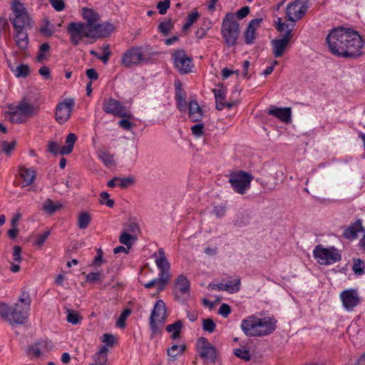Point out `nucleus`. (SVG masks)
<instances>
[{
	"mask_svg": "<svg viewBox=\"0 0 365 365\" xmlns=\"http://www.w3.org/2000/svg\"><path fill=\"white\" fill-rule=\"evenodd\" d=\"M13 261L20 263L22 261L21 249L19 246H15L13 252Z\"/></svg>",
	"mask_w": 365,
	"mask_h": 365,
	"instance_id": "nucleus-57",
	"label": "nucleus"
},
{
	"mask_svg": "<svg viewBox=\"0 0 365 365\" xmlns=\"http://www.w3.org/2000/svg\"><path fill=\"white\" fill-rule=\"evenodd\" d=\"M173 294L180 302H185L190 296V283L183 274L179 275L174 282Z\"/></svg>",
	"mask_w": 365,
	"mask_h": 365,
	"instance_id": "nucleus-12",
	"label": "nucleus"
},
{
	"mask_svg": "<svg viewBox=\"0 0 365 365\" xmlns=\"http://www.w3.org/2000/svg\"><path fill=\"white\" fill-rule=\"evenodd\" d=\"M130 309H125L123 313L119 317L118 321H117V326L120 328H124L125 327V322L128 317L130 314Z\"/></svg>",
	"mask_w": 365,
	"mask_h": 365,
	"instance_id": "nucleus-50",
	"label": "nucleus"
},
{
	"mask_svg": "<svg viewBox=\"0 0 365 365\" xmlns=\"http://www.w3.org/2000/svg\"><path fill=\"white\" fill-rule=\"evenodd\" d=\"M50 46L48 43H43L39 48V52L37 56L38 61H41L45 58V53L49 50Z\"/></svg>",
	"mask_w": 365,
	"mask_h": 365,
	"instance_id": "nucleus-55",
	"label": "nucleus"
},
{
	"mask_svg": "<svg viewBox=\"0 0 365 365\" xmlns=\"http://www.w3.org/2000/svg\"><path fill=\"white\" fill-rule=\"evenodd\" d=\"M197 350L200 356L205 361L215 362L216 349L205 337H200L196 343Z\"/></svg>",
	"mask_w": 365,
	"mask_h": 365,
	"instance_id": "nucleus-14",
	"label": "nucleus"
},
{
	"mask_svg": "<svg viewBox=\"0 0 365 365\" xmlns=\"http://www.w3.org/2000/svg\"><path fill=\"white\" fill-rule=\"evenodd\" d=\"M91 216L87 212H82L78 218V226L80 229H86L91 222Z\"/></svg>",
	"mask_w": 365,
	"mask_h": 365,
	"instance_id": "nucleus-38",
	"label": "nucleus"
},
{
	"mask_svg": "<svg viewBox=\"0 0 365 365\" xmlns=\"http://www.w3.org/2000/svg\"><path fill=\"white\" fill-rule=\"evenodd\" d=\"M62 207L60 203H54L51 199H47L43 204V210L48 214H53Z\"/></svg>",
	"mask_w": 365,
	"mask_h": 365,
	"instance_id": "nucleus-35",
	"label": "nucleus"
},
{
	"mask_svg": "<svg viewBox=\"0 0 365 365\" xmlns=\"http://www.w3.org/2000/svg\"><path fill=\"white\" fill-rule=\"evenodd\" d=\"M29 67L24 64L18 66L14 71L16 77H26L29 75Z\"/></svg>",
	"mask_w": 365,
	"mask_h": 365,
	"instance_id": "nucleus-41",
	"label": "nucleus"
},
{
	"mask_svg": "<svg viewBox=\"0 0 365 365\" xmlns=\"http://www.w3.org/2000/svg\"><path fill=\"white\" fill-rule=\"evenodd\" d=\"M267 114L288 123L291 120L292 110L290 108H277L274 106H270L267 109Z\"/></svg>",
	"mask_w": 365,
	"mask_h": 365,
	"instance_id": "nucleus-22",
	"label": "nucleus"
},
{
	"mask_svg": "<svg viewBox=\"0 0 365 365\" xmlns=\"http://www.w3.org/2000/svg\"><path fill=\"white\" fill-rule=\"evenodd\" d=\"M252 177L245 171H237L231 173L229 177V182L233 190L241 195H243L250 187Z\"/></svg>",
	"mask_w": 365,
	"mask_h": 365,
	"instance_id": "nucleus-10",
	"label": "nucleus"
},
{
	"mask_svg": "<svg viewBox=\"0 0 365 365\" xmlns=\"http://www.w3.org/2000/svg\"><path fill=\"white\" fill-rule=\"evenodd\" d=\"M82 16L86 21V23L83 24L88 26H91V24L100 21L99 14L91 9L83 8Z\"/></svg>",
	"mask_w": 365,
	"mask_h": 365,
	"instance_id": "nucleus-27",
	"label": "nucleus"
},
{
	"mask_svg": "<svg viewBox=\"0 0 365 365\" xmlns=\"http://www.w3.org/2000/svg\"><path fill=\"white\" fill-rule=\"evenodd\" d=\"M16 34L14 36L17 46L21 49H25L28 45V36L26 29L14 28Z\"/></svg>",
	"mask_w": 365,
	"mask_h": 365,
	"instance_id": "nucleus-28",
	"label": "nucleus"
},
{
	"mask_svg": "<svg viewBox=\"0 0 365 365\" xmlns=\"http://www.w3.org/2000/svg\"><path fill=\"white\" fill-rule=\"evenodd\" d=\"M241 329L248 336H263L276 329V321L270 317L259 318L252 315L241 322Z\"/></svg>",
	"mask_w": 365,
	"mask_h": 365,
	"instance_id": "nucleus-2",
	"label": "nucleus"
},
{
	"mask_svg": "<svg viewBox=\"0 0 365 365\" xmlns=\"http://www.w3.org/2000/svg\"><path fill=\"white\" fill-rule=\"evenodd\" d=\"M148 61L149 57L147 56L145 48L133 46L122 54L120 65L126 68H130L147 63Z\"/></svg>",
	"mask_w": 365,
	"mask_h": 365,
	"instance_id": "nucleus-6",
	"label": "nucleus"
},
{
	"mask_svg": "<svg viewBox=\"0 0 365 365\" xmlns=\"http://www.w3.org/2000/svg\"><path fill=\"white\" fill-rule=\"evenodd\" d=\"M66 319L69 323L77 324L80 322L79 314L75 311L68 310Z\"/></svg>",
	"mask_w": 365,
	"mask_h": 365,
	"instance_id": "nucleus-46",
	"label": "nucleus"
},
{
	"mask_svg": "<svg viewBox=\"0 0 365 365\" xmlns=\"http://www.w3.org/2000/svg\"><path fill=\"white\" fill-rule=\"evenodd\" d=\"M114 30V26L108 22L100 23L99 21L89 26L90 36L92 39L108 36Z\"/></svg>",
	"mask_w": 365,
	"mask_h": 365,
	"instance_id": "nucleus-17",
	"label": "nucleus"
},
{
	"mask_svg": "<svg viewBox=\"0 0 365 365\" xmlns=\"http://www.w3.org/2000/svg\"><path fill=\"white\" fill-rule=\"evenodd\" d=\"M340 298L343 306L347 311H351L360 302V297L356 289H346L341 292Z\"/></svg>",
	"mask_w": 365,
	"mask_h": 365,
	"instance_id": "nucleus-20",
	"label": "nucleus"
},
{
	"mask_svg": "<svg viewBox=\"0 0 365 365\" xmlns=\"http://www.w3.org/2000/svg\"><path fill=\"white\" fill-rule=\"evenodd\" d=\"M292 30L293 26H292L291 27H289V31L283 36L282 38L273 39L271 41L272 53L274 57L279 58L284 53L292 37Z\"/></svg>",
	"mask_w": 365,
	"mask_h": 365,
	"instance_id": "nucleus-16",
	"label": "nucleus"
},
{
	"mask_svg": "<svg viewBox=\"0 0 365 365\" xmlns=\"http://www.w3.org/2000/svg\"><path fill=\"white\" fill-rule=\"evenodd\" d=\"M240 279L236 278L232 281H230L227 283H220V284H210L207 287L208 289L218 291H227L229 293L233 294L237 292L240 289Z\"/></svg>",
	"mask_w": 365,
	"mask_h": 365,
	"instance_id": "nucleus-21",
	"label": "nucleus"
},
{
	"mask_svg": "<svg viewBox=\"0 0 365 365\" xmlns=\"http://www.w3.org/2000/svg\"><path fill=\"white\" fill-rule=\"evenodd\" d=\"M353 271L356 274L361 275L364 273V262L358 259L354 261V264L352 267Z\"/></svg>",
	"mask_w": 365,
	"mask_h": 365,
	"instance_id": "nucleus-48",
	"label": "nucleus"
},
{
	"mask_svg": "<svg viewBox=\"0 0 365 365\" xmlns=\"http://www.w3.org/2000/svg\"><path fill=\"white\" fill-rule=\"evenodd\" d=\"M347 332L356 345L360 344L362 341H365V330L359 329L356 324H351L347 328Z\"/></svg>",
	"mask_w": 365,
	"mask_h": 365,
	"instance_id": "nucleus-24",
	"label": "nucleus"
},
{
	"mask_svg": "<svg viewBox=\"0 0 365 365\" xmlns=\"http://www.w3.org/2000/svg\"><path fill=\"white\" fill-rule=\"evenodd\" d=\"M186 346L182 344L180 346L174 344L167 350V354L169 357V361H175L178 356L182 354L185 351Z\"/></svg>",
	"mask_w": 365,
	"mask_h": 365,
	"instance_id": "nucleus-30",
	"label": "nucleus"
},
{
	"mask_svg": "<svg viewBox=\"0 0 365 365\" xmlns=\"http://www.w3.org/2000/svg\"><path fill=\"white\" fill-rule=\"evenodd\" d=\"M191 131L197 138L201 137L204 134V125L202 123H197L191 127Z\"/></svg>",
	"mask_w": 365,
	"mask_h": 365,
	"instance_id": "nucleus-51",
	"label": "nucleus"
},
{
	"mask_svg": "<svg viewBox=\"0 0 365 365\" xmlns=\"http://www.w3.org/2000/svg\"><path fill=\"white\" fill-rule=\"evenodd\" d=\"M155 264L160 270L170 269V263L163 248L158 250V257L155 259Z\"/></svg>",
	"mask_w": 365,
	"mask_h": 365,
	"instance_id": "nucleus-32",
	"label": "nucleus"
},
{
	"mask_svg": "<svg viewBox=\"0 0 365 365\" xmlns=\"http://www.w3.org/2000/svg\"><path fill=\"white\" fill-rule=\"evenodd\" d=\"M134 183V178H117L118 186L122 189L127 188Z\"/></svg>",
	"mask_w": 365,
	"mask_h": 365,
	"instance_id": "nucleus-42",
	"label": "nucleus"
},
{
	"mask_svg": "<svg viewBox=\"0 0 365 365\" xmlns=\"http://www.w3.org/2000/svg\"><path fill=\"white\" fill-rule=\"evenodd\" d=\"M231 312L230 307L227 304H222L218 310V314L223 317H227Z\"/></svg>",
	"mask_w": 365,
	"mask_h": 365,
	"instance_id": "nucleus-61",
	"label": "nucleus"
},
{
	"mask_svg": "<svg viewBox=\"0 0 365 365\" xmlns=\"http://www.w3.org/2000/svg\"><path fill=\"white\" fill-rule=\"evenodd\" d=\"M160 284H161V282H160L159 278H155V279H152L151 281H150L149 282L145 283L144 284V287L146 289H150L153 287H155L157 289V291L158 292H160L159 289H160Z\"/></svg>",
	"mask_w": 365,
	"mask_h": 365,
	"instance_id": "nucleus-60",
	"label": "nucleus"
},
{
	"mask_svg": "<svg viewBox=\"0 0 365 365\" xmlns=\"http://www.w3.org/2000/svg\"><path fill=\"white\" fill-rule=\"evenodd\" d=\"M53 8L57 11H61L65 8V3L63 0H49Z\"/></svg>",
	"mask_w": 365,
	"mask_h": 365,
	"instance_id": "nucleus-56",
	"label": "nucleus"
},
{
	"mask_svg": "<svg viewBox=\"0 0 365 365\" xmlns=\"http://www.w3.org/2000/svg\"><path fill=\"white\" fill-rule=\"evenodd\" d=\"M31 299L28 293L23 292L14 308L6 312L5 320L11 324H23L28 317L30 310Z\"/></svg>",
	"mask_w": 365,
	"mask_h": 365,
	"instance_id": "nucleus-4",
	"label": "nucleus"
},
{
	"mask_svg": "<svg viewBox=\"0 0 365 365\" xmlns=\"http://www.w3.org/2000/svg\"><path fill=\"white\" fill-rule=\"evenodd\" d=\"M262 19H255L252 20L246 29L244 36L247 44H252L255 39V31L259 28Z\"/></svg>",
	"mask_w": 365,
	"mask_h": 365,
	"instance_id": "nucleus-23",
	"label": "nucleus"
},
{
	"mask_svg": "<svg viewBox=\"0 0 365 365\" xmlns=\"http://www.w3.org/2000/svg\"><path fill=\"white\" fill-rule=\"evenodd\" d=\"M103 52H104V54L103 56H97V58L102 61L104 63H107L109 60V57L110 56V51H109L108 45H106V46H104Z\"/></svg>",
	"mask_w": 365,
	"mask_h": 365,
	"instance_id": "nucleus-62",
	"label": "nucleus"
},
{
	"mask_svg": "<svg viewBox=\"0 0 365 365\" xmlns=\"http://www.w3.org/2000/svg\"><path fill=\"white\" fill-rule=\"evenodd\" d=\"M14 18L11 19L14 28L27 29L31 25V18L24 5L18 0L11 4Z\"/></svg>",
	"mask_w": 365,
	"mask_h": 365,
	"instance_id": "nucleus-9",
	"label": "nucleus"
},
{
	"mask_svg": "<svg viewBox=\"0 0 365 365\" xmlns=\"http://www.w3.org/2000/svg\"><path fill=\"white\" fill-rule=\"evenodd\" d=\"M212 92L215 97V101H225L226 97L227 89L222 85L218 88L212 89Z\"/></svg>",
	"mask_w": 365,
	"mask_h": 365,
	"instance_id": "nucleus-43",
	"label": "nucleus"
},
{
	"mask_svg": "<svg viewBox=\"0 0 365 365\" xmlns=\"http://www.w3.org/2000/svg\"><path fill=\"white\" fill-rule=\"evenodd\" d=\"M173 60L175 66L180 72L187 73L192 71V60L185 54V51H176L173 54Z\"/></svg>",
	"mask_w": 365,
	"mask_h": 365,
	"instance_id": "nucleus-18",
	"label": "nucleus"
},
{
	"mask_svg": "<svg viewBox=\"0 0 365 365\" xmlns=\"http://www.w3.org/2000/svg\"><path fill=\"white\" fill-rule=\"evenodd\" d=\"M102 109L108 114L121 118H133L132 114L125 108L122 103L113 98H108L103 101Z\"/></svg>",
	"mask_w": 365,
	"mask_h": 365,
	"instance_id": "nucleus-11",
	"label": "nucleus"
},
{
	"mask_svg": "<svg viewBox=\"0 0 365 365\" xmlns=\"http://www.w3.org/2000/svg\"><path fill=\"white\" fill-rule=\"evenodd\" d=\"M135 240V237L132 234L127 232H123L119 237V242L125 245L128 250H130L133 245V241Z\"/></svg>",
	"mask_w": 365,
	"mask_h": 365,
	"instance_id": "nucleus-36",
	"label": "nucleus"
},
{
	"mask_svg": "<svg viewBox=\"0 0 365 365\" xmlns=\"http://www.w3.org/2000/svg\"><path fill=\"white\" fill-rule=\"evenodd\" d=\"M313 255L319 264L330 265L334 264L341 259L340 252L334 247H324L318 245L313 250Z\"/></svg>",
	"mask_w": 365,
	"mask_h": 365,
	"instance_id": "nucleus-8",
	"label": "nucleus"
},
{
	"mask_svg": "<svg viewBox=\"0 0 365 365\" xmlns=\"http://www.w3.org/2000/svg\"><path fill=\"white\" fill-rule=\"evenodd\" d=\"M98 155L106 166L108 167L114 165L113 155L108 152L100 150Z\"/></svg>",
	"mask_w": 365,
	"mask_h": 365,
	"instance_id": "nucleus-37",
	"label": "nucleus"
},
{
	"mask_svg": "<svg viewBox=\"0 0 365 365\" xmlns=\"http://www.w3.org/2000/svg\"><path fill=\"white\" fill-rule=\"evenodd\" d=\"M182 328V323L181 322V321L178 320L175 322H174L173 324L168 325L166 327V330L168 332L172 333L171 338L173 339H176L179 337L180 332Z\"/></svg>",
	"mask_w": 365,
	"mask_h": 365,
	"instance_id": "nucleus-34",
	"label": "nucleus"
},
{
	"mask_svg": "<svg viewBox=\"0 0 365 365\" xmlns=\"http://www.w3.org/2000/svg\"><path fill=\"white\" fill-rule=\"evenodd\" d=\"M292 26L294 28L295 26V23L294 22H292L291 24H287L285 22L279 23L278 25H277L276 29L279 32H282L284 31L285 34H286L289 31V27H291Z\"/></svg>",
	"mask_w": 365,
	"mask_h": 365,
	"instance_id": "nucleus-63",
	"label": "nucleus"
},
{
	"mask_svg": "<svg viewBox=\"0 0 365 365\" xmlns=\"http://www.w3.org/2000/svg\"><path fill=\"white\" fill-rule=\"evenodd\" d=\"M170 278V274L169 273V269L160 270V273L159 274V279L160 282H161V284L159 289V292H162L165 289Z\"/></svg>",
	"mask_w": 365,
	"mask_h": 365,
	"instance_id": "nucleus-39",
	"label": "nucleus"
},
{
	"mask_svg": "<svg viewBox=\"0 0 365 365\" xmlns=\"http://www.w3.org/2000/svg\"><path fill=\"white\" fill-rule=\"evenodd\" d=\"M170 0L160 1L157 4V9L160 14H165L170 7Z\"/></svg>",
	"mask_w": 365,
	"mask_h": 365,
	"instance_id": "nucleus-52",
	"label": "nucleus"
},
{
	"mask_svg": "<svg viewBox=\"0 0 365 365\" xmlns=\"http://www.w3.org/2000/svg\"><path fill=\"white\" fill-rule=\"evenodd\" d=\"M38 111V106L24 98L16 106H10L6 118L12 123H23L26 118H31Z\"/></svg>",
	"mask_w": 365,
	"mask_h": 365,
	"instance_id": "nucleus-3",
	"label": "nucleus"
},
{
	"mask_svg": "<svg viewBox=\"0 0 365 365\" xmlns=\"http://www.w3.org/2000/svg\"><path fill=\"white\" fill-rule=\"evenodd\" d=\"M227 207L224 205H219L214 207V213L217 217H222L225 215Z\"/></svg>",
	"mask_w": 365,
	"mask_h": 365,
	"instance_id": "nucleus-59",
	"label": "nucleus"
},
{
	"mask_svg": "<svg viewBox=\"0 0 365 365\" xmlns=\"http://www.w3.org/2000/svg\"><path fill=\"white\" fill-rule=\"evenodd\" d=\"M308 1H303L299 4L294 0L287 6V16L291 22H294L301 19L308 9Z\"/></svg>",
	"mask_w": 365,
	"mask_h": 365,
	"instance_id": "nucleus-15",
	"label": "nucleus"
},
{
	"mask_svg": "<svg viewBox=\"0 0 365 365\" xmlns=\"http://www.w3.org/2000/svg\"><path fill=\"white\" fill-rule=\"evenodd\" d=\"M361 221L358 220L346 227L344 232V236L349 240H354L357 237V234L362 231Z\"/></svg>",
	"mask_w": 365,
	"mask_h": 365,
	"instance_id": "nucleus-25",
	"label": "nucleus"
},
{
	"mask_svg": "<svg viewBox=\"0 0 365 365\" xmlns=\"http://www.w3.org/2000/svg\"><path fill=\"white\" fill-rule=\"evenodd\" d=\"M110 195L106 192H102L100 194L99 202L101 204H105L108 207H113L114 205V201L109 198Z\"/></svg>",
	"mask_w": 365,
	"mask_h": 365,
	"instance_id": "nucleus-45",
	"label": "nucleus"
},
{
	"mask_svg": "<svg viewBox=\"0 0 365 365\" xmlns=\"http://www.w3.org/2000/svg\"><path fill=\"white\" fill-rule=\"evenodd\" d=\"M74 106V101L71 98L64 100L60 103L56 109V120L59 123H64L71 117V110Z\"/></svg>",
	"mask_w": 365,
	"mask_h": 365,
	"instance_id": "nucleus-19",
	"label": "nucleus"
},
{
	"mask_svg": "<svg viewBox=\"0 0 365 365\" xmlns=\"http://www.w3.org/2000/svg\"><path fill=\"white\" fill-rule=\"evenodd\" d=\"M48 151L56 155L60 153L61 149L56 142L50 141L48 145Z\"/></svg>",
	"mask_w": 365,
	"mask_h": 365,
	"instance_id": "nucleus-58",
	"label": "nucleus"
},
{
	"mask_svg": "<svg viewBox=\"0 0 365 365\" xmlns=\"http://www.w3.org/2000/svg\"><path fill=\"white\" fill-rule=\"evenodd\" d=\"M221 34L228 46L236 44L240 35V24L232 13H227L223 19Z\"/></svg>",
	"mask_w": 365,
	"mask_h": 365,
	"instance_id": "nucleus-5",
	"label": "nucleus"
},
{
	"mask_svg": "<svg viewBox=\"0 0 365 365\" xmlns=\"http://www.w3.org/2000/svg\"><path fill=\"white\" fill-rule=\"evenodd\" d=\"M20 176L23 179L22 186L26 187L30 185L34 180L36 173L31 169L22 168L20 170Z\"/></svg>",
	"mask_w": 365,
	"mask_h": 365,
	"instance_id": "nucleus-29",
	"label": "nucleus"
},
{
	"mask_svg": "<svg viewBox=\"0 0 365 365\" xmlns=\"http://www.w3.org/2000/svg\"><path fill=\"white\" fill-rule=\"evenodd\" d=\"M167 317V309L165 303L158 299L152 310L150 317V327L153 334H158L164 327Z\"/></svg>",
	"mask_w": 365,
	"mask_h": 365,
	"instance_id": "nucleus-7",
	"label": "nucleus"
},
{
	"mask_svg": "<svg viewBox=\"0 0 365 365\" xmlns=\"http://www.w3.org/2000/svg\"><path fill=\"white\" fill-rule=\"evenodd\" d=\"M50 235V231L47 230L45 232L40 234L37 236L36 241L34 242V245L36 246H41L45 242L46 240Z\"/></svg>",
	"mask_w": 365,
	"mask_h": 365,
	"instance_id": "nucleus-53",
	"label": "nucleus"
},
{
	"mask_svg": "<svg viewBox=\"0 0 365 365\" xmlns=\"http://www.w3.org/2000/svg\"><path fill=\"white\" fill-rule=\"evenodd\" d=\"M331 53L342 58H354L363 53L364 42L361 36L350 29H333L327 37Z\"/></svg>",
	"mask_w": 365,
	"mask_h": 365,
	"instance_id": "nucleus-1",
	"label": "nucleus"
},
{
	"mask_svg": "<svg viewBox=\"0 0 365 365\" xmlns=\"http://www.w3.org/2000/svg\"><path fill=\"white\" fill-rule=\"evenodd\" d=\"M101 277V272H91L86 275V282L93 284V283L99 281Z\"/></svg>",
	"mask_w": 365,
	"mask_h": 365,
	"instance_id": "nucleus-54",
	"label": "nucleus"
},
{
	"mask_svg": "<svg viewBox=\"0 0 365 365\" xmlns=\"http://www.w3.org/2000/svg\"><path fill=\"white\" fill-rule=\"evenodd\" d=\"M250 215L244 211L238 212L234 219V223L238 227H242L247 225L250 222Z\"/></svg>",
	"mask_w": 365,
	"mask_h": 365,
	"instance_id": "nucleus-33",
	"label": "nucleus"
},
{
	"mask_svg": "<svg viewBox=\"0 0 365 365\" xmlns=\"http://www.w3.org/2000/svg\"><path fill=\"white\" fill-rule=\"evenodd\" d=\"M172 28L173 24L170 20L161 22L158 26L159 30L164 34H168L171 31Z\"/></svg>",
	"mask_w": 365,
	"mask_h": 365,
	"instance_id": "nucleus-49",
	"label": "nucleus"
},
{
	"mask_svg": "<svg viewBox=\"0 0 365 365\" xmlns=\"http://www.w3.org/2000/svg\"><path fill=\"white\" fill-rule=\"evenodd\" d=\"M76 136L74 133H69L66 140V145L61 148L60 154L67 155L72 152L73 145L76 141Z\"/></svg>",
	"mask_w": 365,
	"mask_h": 365,
	"instance_id": "nucleus-31",
	"label": "nucleus"
},
{
	"mask_svg": "<svg viewBox=\"0 0 365 365\" xmlns=\"http://www.w3.org/2000/svg\"><path fill=\"white\" fill-rule=\"evenodd\" d=\"M202 111L199 104L195 101H190L189 104V118L192 122H198L202 118Z\"/></svg>",
	"mask_w": 365,
	"mask_h": 365,
	"instance_id": "nucleus-26",
	"label": "nucleus"
},
{
	"mask_svg": "<svg viewBox=\"0 0 365 365\" xmlns=\"http://www.w3.org/2000/svg\"><path fill=\"white\" fill-rule=\"evenodd\" d=\"M351 365H365V351L351 361Z\"/></svg>",
	"mask_w": 365,
	"mask_h": 365,
	"instance_id": "nucleus-64",
	"label": "nucleus"
},
{
	"mask_svg": "<svg viewBox=\"0 0 365 365\" xmlns=\"http://www.w3.org/2000/svg\"><path fill=\"white\" fill-rule=\"evenodd\" d=\"M1 146L2 151L9 156L16 146V141H2L1 143Z\"/></svg>",
	"mask_w": 365,
	"mask_h": 365,
	"instance_id": "nucleus-44",
	"label": "nucleus"
},
{
	"mask_svg": "<svg viewBox=\"0 0 365 365\" xmlns=\"http://www.w3.org/2000/svg\"><path fill=\"white\" fill-rule=\"evenodd\" d=\"M67 31L71 36V43L76 46L83 38H91L89 26L83 23L71 22L68 25Z\"/></svg>",
	"mask_w": 365,
	"mask_h": 365,
	"instance_id": "nucleus-13",
	"label": "nucleus"
},
{
	"mask_svg": "<svg viewBox=\"0 0 365 365\" xmlns=\"http://www.w3.org/2000/svg\"><path fill=\"white\" fill-rule=\"evenodd\" d=\"M234 353L236 356L244 359L245 361H249L250 359V352L247 349L244 348L236 349L234 351Z\"/></svg>",
	"mask_w": 365,
	"mask_h": 365,
	"instance_id": "nucleus-47",
	"label": "nucleus"
},
{
	"mask_svg": "<svg viewBox=\"0 0 365 365\" xmlns=\"http://www.w3.org/2000/svg\"><path fill=\"white\" fill-rule=\"evenodd\" d=\"M216 328V324L212 319H202V329L208 333H212Z\"/></svg>",
	"mask_w": 365,
	"mask_h": 365,
	"instance_id": "nucleus-40",
	"label": "nucleus"
}]
</instances>
